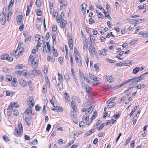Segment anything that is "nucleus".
Wrapping results in <instances>:
<instances>
[{"label": "nucleus", "instance_id": "obj_64", "mask_svg": "<svg viewBox=\"0 0 148 148\" xmlns=\"http://www.w3.org/2000/svg\"><path fill=\"white\" fill-rule=\"evenodd\" d=\"M139 34L140 35H146L147 36H148V32L147 33L140 32Z\"/></svg>", "mask_w": 148, "mask_h": 148}, {"label": "nucleus", "instance_id": "obj_9", "mask_svg": "<svg viewBox=\"0 0 148 148\" xmlns=\"http://www.w3.org/2000/svg\"><path fill=\"white\" fill-rule=\"evenodd\" d=\"M53 108H51V110L55 112H62L63 110V108L60 106H55V107H53Z\"/></svg>", "mask_w": 148, "mask_h": 148}, {"label": "nucleus", "instance_id": "obj_43", "mask_svg": "<svg viewBox=\"0 0 148 148\" xmlns=\"http://www.w3.org/2000/svg\"><path fill=\"white\" fill-rule=\"evenodd\" d=\"M57 30V26L56 25H53L52 27V31L53 32H55Z\"/></svg>", "mask_w": 148, "mask_h": 148}, {"label": "nucleus", "instance_id": "obj_3", "mask_svg": "<svg viewBox=\"0 0 148 148\" xmlns=\"http://www.w3.org/2000/svg\"><path fill=\"white\" fill-rule=\"evenodd\" d=\"M131 81H132V82L133 84H136L140 82L138 77L129 79L123 82L120 85H118V87L120 88L122 86L125 85Z\"/></svg>", "mask_w": 148, "mask_h": 148}, {"label": "nucleus", "instance_id": "obj_48", "mask_svg": "<svg viewBox=\"0 0 148 148\" xmlns=\"http://www.w3.org/2000/svg\"><path fill=\"white\" fill-rule=\"evenodd\" d=\"M44 73L45 74H47L48 72V68L46 66H44V69L43 70Z\"/></svg>", "mask_w": 148, "mask_h": 148}, {"label": "nucleus", "instance_id": "obj_44", "mask_svg": "<svg viewBox=\"0 0 148 148\" xmlns=\"http://www.w3.org/2000/svg\"><path fill=\"white\" fill-rule=\"evenodd\" d=\"M32 66L33 68H36L37 67V62H33L32 63Z\"/></svg>", "mask_w": 148, "mask_h": 148}, {"label": "nucleus", "instance_id": "obj_7", "mask_svg": "<svg viewBox=\"0 0 148 148\" xmlns=\"http://www.w3.org/2000/svg\"><path fill=\"white\" fill-rule=\"evenodd\" d=\"M19 107V106L16 102H12L9 105L8 108V109L10 110H12L13 108H18Z\"/></svg>", "mask_w": 148, "mask_h": 148}, {"label": "nucleus", "instance_id": "obj_38", "mask_svg": "<svg viewBox=\"0 0 148 148\" xmlns=\"http://www.w3.org/2000/svg\"><path fill=\"white\" fill-rule=\"evenodd\" d=\"M75 112L71 111V114L72 116L73 117V118H77V116Z\"/></svg>", "mask_w": 148, "mask_h": 148}, {"label": "nucleus", "instance_id": "obj_14", "mask_svg": "<svg viewBox=\"0 0 148 148\" xmlns=\"http://www.w3.org/2000/svg\"><path fill=\"white\" fill-rule=\"evenodd\" d=\"M23 75L25 77L27 78H32V77H31V75L30 74H29V72L27 71L24 70L23 71Z\"/></svg>", "mask_w": 148, "mask_h": 148}, {"label": "nucleus", "instance_id": "obj_61", "mask_svg": "<svg viewBox=\"0 0 148 148\" xmlns=\"http://www.w3.org/2000/svg\"><path fill=\"white\" fill-rule=\"evenodd\" d=\"M38 51V49L37 48H35L34 49L32 50V53L33 54H35Z\"/></svg>", "mask_w": 148, "mask_h": 148}, {"label": "nucleus", "instance_id": "obj_19", "mask_svg": "<svg viewBox=\"0 0 148 148\" xmlns=\"http://www.w3.org/2000/svg\"><path fill=\"white\" fill-rule=\"evenodd\" d=\"M107 51V50L106 49H104L102 50H101L100 51V54L101 56H105L107 54L106 51Z\"/></svg>", "mask_w": 148, "mask_h": 148}, {"label": "nucleus", "instance_id": "obj_60", "mask_svg": "<svg viewBox=\"0 0 148 148\" xmlns=\"http://www.w3.org/2000/svg\"><path fill=\"white\" fill-rule=\"evenodd\" d=\"M64 77L65 78V79H66L69 80V79H70V78L69 77V76L68 74L67 73H66L65 74V75H64Z\"/></svg>", "mask_w": 148, "mask_h": 148}, {"label": "nucleus", "instance_id": "obj_41", "mask_svg": "<svg viewBox=\"0 0 148 148\" xmlns=\"http://www.w3.org/2000/svg\"><path fill=\"white\" fill-rule=\"evenodd\" d=\"M131 139V138L130 137H129L128 138H127L124 144V146H126L127 145L128 143L130 142V139Z\"/></svg>", "mask_w": 148, "mask_h": 148}, {"label": "nucleus", "instance_id": "obj_6", "mask_svg": "<svg viewBox=\"0 0 148 148\" xmlns=\"http://www.w3.org/2000/svg\"><path fill=\"white\" fill-rule=\"evenodd\" d=\"M15 130L18 135H20L23 133V127L21 123H19L17 128H16Z\"/></svg>", "mask_w": 148, "mask_h": 148}, {"label": "nucleus", "instance_id": "obj_49", "mask_svg": "<svg viewBox=\"0 0 148 148\" xmlns=\"http://www.w3.org/2000/svg\"><path fill=\"white\" fill-rule=\"evenodd\" d=\"M75 60H77L78 59H79L81 58V56H80L79 54L78 53L75 54Z\"/></svg>", "mask_w": 148, "mask_h": 148}, {"label": "nucleus", "instance_id": "obj_51", "mask_svg": "<svg viewBox=\"0 0 148 148\" xmlns=\"http://www.w3.org/2000/svg\"><path fill=\"white\" fill-rule=\"evenodd\" d=\"M45 38H35V40L36 41H40V40L42 41L44 40H45Z\"/></svg>", "mask_w": 148, "mask_h": 148}, {"label": "nucleus", "instance_id": "obj_11", "mask_svg": "<svg viewBox=\"0 0 148 148\" xmlns=\"http://www.w3.org/2000/svg\"><path fill=\"white\" fill-rule=\"evenodd\" d=\"M20 85L23 87H25L27 85L26 82L23 79H20L19 80Z\"/></svg>", "mask_w": 148, "mask_h": 148}, {"label": "nucleus", "instance_id": "obj_45", "mask_svg": "<svg viewBox=\"0 0 148 148\" xmlns=\"http://www.w3.org/2000/svg\"><path fill=\"white\" fill-rule=\"evenodd\" d=\"M47 87L45 85H44L43 87L42 92L44 93H45L47 91Z\"/></svg>", "mask_w": 148, "mask_h": 148}, {"label": "nucleus", "instance_id": "obj_8", "mask_svg": "<svg viewBox=\"0 0 148 148\" xmlns=\"http://www.w3.org/2000/svg\"><path fill=\"white\" fill-rule=\"evenodd\" d=\"M132 64L131 62H129V63H127L125 61L120 62L118 63H116V66H129L131 65Z\"/></svg>", "mask_w": 148, "mask_h": 148}, {"label": "nucleus", "instance_id": "obj_59", "mask_svg": "<svg viewBox=\"0 0 148 148\" xmlns=\"http://www.w3.org/2000/svg\"><path fill=\"white\" fill-rule=\"evenodd\" d=\"M92 122V120L91 119H89L86 122V125H90Z\"/></svg>", "mask_w": 148, "mask_h": 148}, {"label": "nucleus", "instance_id": "obj_5", "mask_svg": "<svg viewBox=\"0 0 148 148\" xmlns=\"http://www.w3.org/2000/svg\"><path fill=\"white\" fill-rule=\"evenodd\" d=\"M43 50L44 53L50 51V46L48 42H47L46 44H45L43 48Z\"/></svg>", "mask_w": 148, "mask_h": 148}, {"label": "nucleus", "instance_id": "obj_17", "mask_svg": "<svg viewBox=\"0 0 148 148\" xmlns=\"http://www.w3.org/2000/svg\"><path fill=\"white\" fill-rule=\"evenodd\" d=\"M58 81L60 83H62V84L63 85L62 82L63 81V79L62 76L59 73H58Z\"/></svg>", "mask_w": 148, "mask_h": 148}, {"label": "nucleus", "instance_id": "obj_27", "mask_svg": "<svg viewBox=\"0 0 148 148\" xmlns=\"http://www.w3.org/2000/svg\"><path fill=\"white\" fill-rule=\"evenodd\" d=\"M82 12L83 14H84L86 13V10H85L84 7L86 8V5L85 3H83L82 5Z\"/></svg>", "mask_w": 148, "mask_h": 148}, {"label": "nucleus", "instance_id": "obj_23", "mask_svg": "<svg viewBox=\"0 0 148 148\" xmlns=\"http://www.w3.org/2000/svg\"><path fill=\"white\" fill-rule=\"evenodd\" d=\"M66 24V21L63 20L60 22V26L61 27L64 28Z\"/></svg>", "mask_w": 148, "mask_h": 148}, {"label": "nucleus", "instance_id": "obj_46", "mask_svg": "<svg viewBox=\"0 0 148 148\" xmlns=\"http://www.w3.org/2000/svg\"><path fill=\"white\" fill-rule=\"evenodd\" d=\"M97 115V112H94V113L93 115L92 116L91 119L92 120H93V119H94L96 118Z\"/></svg>", "mask_w": 148, "mask_h": 148}, {"label": "nucleus", "instance_id": "obj_18", "mask_svg": "<svg viewBox=\"0 0 148 148\" xmlns=\"http://www.w3.org/2000/svg\"><path fill=\"white\" fill-rule=\"evenodd\" d=\"M36 56V55H34V56L32 55H31L29 58V61L31 63L35 61V58Z\"/></svg>", "mask_w": 148, "mask_h": 148}, {"label": "nucleus", "instance_id": "obj_4", "mask_svg": "<svg viewBox=\"0 0 148 148\" xmlns=\"http://www.w3.org/2000/svg\"><path fill=\"white\" fill-rule=\"evenodd\" d=\"M27 101L29 105L30 108L32 107L35 104V101L34 98L32 97H29L27 99Z\"/></svg>", "mask_w": 148, "mask_h": 148}, {"label": "nucleus", "instance_id": "obj_34", "mask_svg": "<svg viewBox=\"0 0 148 148\" xmlns=\"http://www.w3.org/2000/svg\"><path fill=\"white\" fill-rule=\"evenodd\" d=\"M79 76L81 78H84V76H85L84 73L82 71H81L80 70H79Z\"/></svg>", "mask_w": 148, "mask_h": 148}, {"label": "nucleus", "instance_id": "obj_55", "mask_svg": "<svg viewBox=\"0 0 148 148\" xmlns=\"http://www.w3.org/2000/svg\"><path fill=\"white\" fill-rule=\"evenodd\" d=\"M42 13L41 10L38 9L36 12V15L38 16H40L41 15Z\"/></svg>", "mask_w": 148, "mask_h": 148}, {"label": "nucleus", "instance_id": "obj_53", "mask_svg": "<svg viewBox=\"0 0 148 148\" xmlns=\"http://www.w3.org/2000/svg\"><path fill=\"white\" fill-rule=\"evenodd\" d=\"M3 139L5 141H8L9 140V138L8 136L5 135H4L3 136Z\"/></svg>", "mask_w": 148, "mask_h": 148}, {"label": "nucleus", "instance_id": "obj_40", "mask_svg": "<svg viewBox=\"0 0 148 148\" xmlns=\"http://www.w3.org/2000/svg\"><path fill=\"white\" fill-rule=\"evenodd\" d=\"M2 71L5 73H8L9 71V69L6 67H3L2 69Z\"/></svg>", "mask_w": 148, "mask_h": 148}, {"label": "nucleus", "instance_id": "obj_47", "mask_svg": "<svg viewBox=\"0 0 148 148\" xmlns=\"http://www.w3.org/2000/svg\"><path fill=\"white\" fill-rule=\"evenodd\" d=\"M88 114H86L84 115L83 117V120L86 121L89 118V116Z\"/></svg>", "mask_w": 148, "mask_h": 148}, {"label": "nucleus", "instance_id": "obj_25", "mask_svg": "<svg viewBox=\"0 0 148 148\" xmlns=\"http://www.w3.org/2000/svg\"><path fill=\"white\" fill-rule=\"evenodd\" d=\"M64 97L65 98V101L66 102H68L69 101V97L68 94L67 92H65L64 95Z\"/></svg>", "mask_w": 148, "mask_h": 148}, {"label": "nucleus", "instance_id": "obj_24", "mask_svg": "<svg viewBox=\"0 0 148 148\" xmlns=\"http://www.w3.org/2000/svg\"><path fill=\"white\" fill-rule=\"evenodd\" d=\"M9 56L8 54H5L1 57V59L2 60H7Z\"/></svg>", "mask_w": 148, "mask_h": 148}, {"label": "nucleus", "instance_id": "obj_58", "mask_svg": "<svg viewBox=\"0 0 148 148\" xmlns=\"http://www.w3.org/2000/svg\"><path fill=\"white\" fill-rule=\"evenodd\" d=\"M72 75L73 77V79L75 80V82H77V77L76 76V75L75 73L72 74Z\"/></svg>", "mask_w": 148, "mask_h": 148}, {"label": "nucleus", "instance_id": "obj_36", "mask_svg": "<svg viewBox=\"0 0 148 148\" xmlns=\"http://www.w3.org/2000/svg\"><path fill=\"white\" fill-rule=\"evenodd\" d=\"M100 121H98L96 125H94V127L96 128H98L99 129V127L100 125Z\"/></svg>", "mask_w": 148, "mask_h": 148}, {"label": "nucleus", "instance_id": "obj_12", "mask_svg": "<svg viewBox=\"0 0 148 148\" xmlns=\"http://www.w3.org/2000/svg\"><path fill=\"white\" fill-rule=\"evenodd\" d=\"M69 45L71 50H73V41L71 38H69Z\"/></svg>", "mask_w": 148, "mask_h": 148}, {"label": "nucleus", "instance_id": "obj_37", "mask_svg": "<svg viewBox=\"0 0 148 148\" xmlns=\"http://www.w3.org/2000/svg\"><path fill=\"white\" fill-rule=\"evenodd\" d=\"M23 67V66L21 64H19L16 66V68L17 69H21Z\"/></svg>", "mask_w": 148, "mask_h": 148}, {"label": "nucleus", "instance_id": "obj_29", "mask_svg": "<svg viewBox=\"0 0 148 148\" xmlns=\"http://www.w3.org/2000/svg\"><path fill=\"white\" fill-rule=\"evenodd\" d=\"M145 74H143L141 75L139 77H138V78L139 81L141 80H143L145 79Z\"/></svg>", "mask_w": 148, "mask_h": 148}, {"label": "nucleus", "instance_id": "obj_26", "mask_svg": "<svg viewBox=\"0 0 148 148\" xmlns=\"http://www.w3.org/2000/svg\"><path fill=\"white\" fill-rule=\"evenodd\" d=\"M23 18V16L21 15H18L17 17L16 21L17 22H21V20L22 21V19Z\"/></svg>", "mask_w": 148, "mask_h": 148}, {"label": "nucleus", "instance_id": "obj_15", "mask_svg": "<svg viewBox=\"0 0 148 148\" xmlns=\"http://www.w3.org/2000/svg\"><path fill=\"white\" fill-rule=\"evenodd\" d=\"M17 80L16 78H14L12 81L11 82L12 87H15L17 85Z\"/></svg>", "mask_w": 148, "mask_h": 148}, {"label": "nucleus", "instance_id": "obj_39", "mask_svg": "<svg viewBox=\"0 0 148 148\" xmlns=\"http://www.w3.org/2000/svg\"><path fill=\"white\" fill-rule=\"evenodd\" d=\"M13 114L14 116H17L19 114L18 111L16 109H14L13 111Z\"/></svg>", "mask_w": 148, "mask_h": 148}, {"label": "nucleus", "instance_id": "obj_42", "mask_svg": "<svg viewBox=\"0 0 148 148\" xmlns=\"http://www.w3.org/2000/svg\"><path fill=\"white\" fill-rule=\"evenodd\" d=\"M83 78L84 79L86 80L88 83H91V82L90 80L86 76H84V77Z\"/></svg>", "mask_w": 148, "mask_h": 148}, {"label": "nucleus", "instance_id": "obj_32", "mask_svg": "<svg viewBox=\"0 0 148 148\" xmlns=\"http://www.w3.org/2000/svg\"><path fill=\"white\" fill-rule=\"evenodd\" d=\"M94 107L93 106H91L90 108H89L87 110V114H88L90 113H91L93 109H94Z\"/></svg>", "mask_w": 148, "mask_h": 148}, {"label": "nucleus", "instance_id": "obj_22", "mask_svg": "<svg viewBox=\"0 0 148 148\" xmlns=\"http://www.w3.org/2000/svg\"><path fill=\"white\" fill-rule=\"evenodd\" d=\"M140 69L138 67H135L133 70L132 73L135 74L137 73L140 71Z\"/></svg>", "mask_w": 148, "mask_h": 148}, {"label": "nucleus", "instance_id": "obj_1", "mask_svg": "<svg viewBox=\"0 0 148 148\" xmlns=\"http://www.w3.org/2000/svg\"><path fill=\"white\" fill-rule=\"evenodd\" d=\"M85 39L83 41V48L84 50L88 49V45H89L88 49L90 53L92 54L95 53V49L92 44L95 42L94 38H85Z\"/></svg>", "mask_w": 148, "mask_h": 148}, {"label": "nucleus", "instance_id": "obj_63", "mask_svg": "<svg viewBox=\"0 0 148 148\" xmlns=\"http://www.w3.org/2000/svg\"><path fill=\"white\" fill-rule=\"evenodd\" d=\"M41 108V107L39 106L38 105H36L35 106V109L36 111H38L40 110Z\"/></svg>", "mask_w": 148, "mask_h": 148}, {"label": "nucleus", "instance_id": "obj_57", "mask_svg": "<svg viewBox=\"0 0 148 148\" xmlns=\"http://www.w3.org/2000/svg\"><path fill=\"white\" fill-rule=\"evenodd\" d=\"M70 62L71 63V66L73 67L74 65V63L73 59L72 56H70Z\"/></svg>", "mask_w": 148, "mask_h": 148}, {"label": "nucleus", "instance_id": "obj_21", "mask_svg": "<svg viewBox=\"0 0 148 148\" xmlns=\"http://www.w3.org/2000/svg\"><path fill=\"white\" fill-rule=\"evenodd\" d=\"M89 77L92 80H94L95 81H97V79L96 76L93 75L89 74Z\"/></svg>", "mask_w": 148, "mask_h": 148}, {"label": "nucleus", "instance_id": "obj_50", "mask_svg": "<svg viewBox=\"0 0 148 148\" xmlns=\"http://www.w3.org/2000/svg\"><path fill=\"white\" fill-rule=\"evenodd\" d=\"M125 98V97L124 96L122 97L121 98L120 100L118 101V103H122L124 101Z\"/></svg>", "mask_w": 148, "mask_h": 148}, {"label": "nucleus", "instance_id": "obj_62", "mask_svg": "<svg viewBox=\"0 0 148 148\" xmlns=\"http://www.w3.org/2000/svg\"><path fill=\"white\" fill-rule=\"evenodd\" d=\"M94 68L95 69V70L97 71L98 70L99 67L98 64H95L94 65Z\"/></svg>", "mask_w": 148, "mask_h": 148}, {"label": "nucleus", "instance_id": "obj_20", "mask_svg": "<svg viewBox=\"0 0 148 148\" xmlns=\"http://www.w3.org/2000/svg\"><path fill=\"white\" fill-rule=\"evenodd\" d=\"M32 111L31 109L29 108H27L24 114H27L28 115H29L32 113Z\"/></svg>", "mask_w": 148, "mask_h": 148}, {"label": "nucleus", "instance_id": "obj_28", "mask_svg": "<svg viewBox=\"0 0 148 148\" xmlns=\"http://www.w3.org/2000/svg\"><path fill=\"white\" fill-rule=\"evenodd\" d=\"M36 5L37 7H40L41 5V0H36Z\"/></svg>", "mask_w": 148, "mask_h": 148}, {"label": "nucleus", "instance_id": "obj_31", "mask_svg": "<svg viewBox=\"0 0 148 148\" xmlns=\"http://www.w3.org/2000/svg\"><path fill=\"white\" fill-rule=\"evenodd\" d=\"M77 61V63L78 66L81 67L82 65V60L81 58L78 59L76 60Z\"/></svg>", "mask_w": 148, "mask_h": 148}, {"label": "nucleus", "instance_id": "obj_13", "mask_svg": "<svg viewBox=\"0 0 148 148\" xmlns=\"http://www.w3.org/2000/svg\"><path fill=\"white\" fill-rule=\"evenodd\" d=\"M49 101L52 106L55 107V105H56V101L55 100V97L54 96H52L51 98L50 99Z\"/></svg>", "mask_w": 148, "mask_h": 148}, {"label": "nucleus", "instance_id": "obj_33", "mask_svg": "<svg viewBox=\"0 0 148 148\" xmlns=\"http://www.w3.org/2000/svg\"><path fill=\"white\" fill-rule=\"evenodd\" d=\"M12 77L10 75H7L6 77V80L7 81H10L12 79Z\"/></svg>", "mask_w": 148, "mask_h": 148}, {"label": "nucleus", "instance_id": "obj_35", "mask_svg": "<svg viewBox=\"0 0 148 148\" xmlns=\"http://www.w3.org/2000/svg\"><path fill=\"white\" fill-rule=\"evenodd\" d=\"M43 42H44L43 40L42 41V40H41L39 41V42L37 43V45L36 47V48H37L38 49L39 47H40L41 46V45L42 43Z\"/></svg>", "mask_w": 148, "mask_h": 148}, {"label": "nucleus", "instance_id": "obj_56", "mask_svg": "<svg viewBox=\"0 0 148 148\" xmlns=\"http://www.w3.org/2000/svg\"><path fill=\"white\" fill-rule=\"evenodd\" d=\"M106 61H108L110 63H113L115 62L114 60L108 58H106Z\"/></svg>", "mask_w": 148, "mask_h": 148}, {"label": "nucleus", "instance_id": "obj_30", "mask_svg": "<svg viewBox=\"0 0 148 148\" xmlns=\"http://www.w3.org/2000/svg\"><path fill=\"white\" fill-rule=\"evenodd\" d=\"M108 107V108H111L113 107L116 104L114 102H113L109 103H107Z\"/></svg>", "mask_w": 148, "mask_h": 148}, {"label": "nucleus", "instance_id": "obj_2", "mask_svg": "<svg viewBox=\"0 0 148 148\" xmlns=\"http://www.w3.org/2000/svg\"><path fill=\"white\" fill-rule=\"evenodd\" d=\"M23 43L22 42H20L18 45L16 50L15 51L16 58H18L19 56L22 53L24 50V48L22 47Z\"/></svg>", "mask_w": 148, "mask_h": 148}, {"label": "nucleus", "instance_id": "obj_16", "mask_svg": "<svg viewBox=\"0 0 148 148\" xmlns=\"http://www.w3.org/2000/svg\"><path fill=\"white\" fill-rule=\"evenodd\" d=\"M71 106L74 111L76 112L77 111V108L75 105V102L72 101L71 103Z\"/></svg>", "mask_w": 148, "mask_h": 148}, {"label": "nucleus", "instance_id": "obj_54", "mask_svg": "<svg viewBox=\"0 0 148 148\" xmlns=\"http://www.w3.org/2000/svg\"><path fill=\"white\" fill-rule=\"evenodd\" d=\"M53 48H54V47H53ZM53 53L54 56H58V53L57 51L54 49H53Z\"/></svg>", "mask_w": 148, "mask_h": 148}, {"label": "nucleus", "instance_id": "obj_10", "mask_svg": "<svg viewBox=\"0 0 148 148\" xmlns=\"http://www.w3.org/2000/svg\"><path fill=\"white\" fill-rule=\"evenodd\" d=\"M32 75L34 76L37 75H42V74L41 72L38 70L35 69L32 71Z\"/></svg>", "mask_w": 148, "mask_h": 148}, {"label": "nucleus", "instance_id": "obj_52", "mask_svg": "<svg viewBox=\"0 0 148 148\" xmlns=\"http://www.w3.org/2000/svg\"><path fill=\"white\" fill-rule=\"evenodd\" d=\"M103 13H104L105 16L106 17H110V16L109 15L110 14L108 12H106V11L104 10H103Z\"/></svg>", "mask_w": 148, "mask_h": 148}]
</instances>
